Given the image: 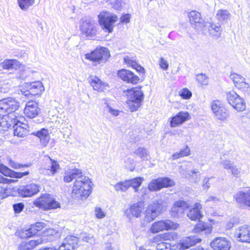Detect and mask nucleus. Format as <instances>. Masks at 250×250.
<instances>
[{"instance_id": "nucleus-8", "label": "nucleus", "mask_w": 250, "mask_h": 250, "mask_svg": "<svg viewBox=\"0 0 250 250\" xmlns=\"http://www.w3.org/2000/svg\"><path fill=\"white\" fill-rule=\"evenodd\" d=\"M227 99L228 103L237 111H242L245 109V101L234 91L227 93Z\"/></svg>"}, {"instance_id": "nucleus-13", "label": "nucleus", "mask_w": 250, "mask_h": 250, "mask_svg": "<svg viewBox=\"0 0 250 250\" xmlns=\"http://www.w3.org/2000/svg\"><path fill=\"white\" fill-rule=\"evenodd\" d=\"M42 169L46 171L47 174L53 176L60 168V166L56 161L52 159L48 156H45L42 160Z\"/></svg>"}, {"instance_id": "nucleus-40", "label": "nucleus", "mask_w": 250, "mask_h": 250, "mask_svg": "<svg viewBox=\"0 0 250 250\" xmlns=\"http://www.w3.org/2000/svg\"><path fill=\"white\" fill-rule=\"evenodd\" d=\"M143 179L142 177H136L132 179L128 180L129 187H132L137 192L138 188L141 185Z\"/></svg>"}, {"instance_id": "nucleus-20", "label": "nucleus", "mask_w": 250, "mask_h": 250, "mask_svg": "<svg viewBox=\"0 0 250 250\" xmlns=\"http://www.w3.org/2000/svg\"><path fill=\"white\" fill-rule=\"evenodd\" d=\"M234 198L240 206L250 207V188L238 192Z\"/></svg>"}, {"instance_id": "nucleus-32", "label": "nucleus", "mask_w": 250, "mask_h": 250, "mask_svg": "<svg viewBox=\"0 0 250 250\" xmlns=\"http://www.w3.org/2000/svg\"><path fill=\"white\" fill-rule=\"evenodd\" d=\"M42 243L41 239L32 240L29 241H23L18 247V250H33Z\"/></svg>"}, {"instance_id": "nucleus-42", "label": "nucleus", "mask_w": 250, "mask_h": 250, "mask_svg": "<svg viewBox=\"0 0 250 250\" xmlns=\"http://www.w3.org/2000/svg\"><path fill=\"white\" fill-rule=\"evenodd\" d=\"M128 180L117 183L115 185V188L117 191L125 192L130 187Z\"/></svg>"}, {"instance_id": "nucleus-64", "label": "nucleus", "mask_w": 250, "mask_h": 250, "mask_svg": "<svg viewBox=\"0 0 250 250\" xmlns=\"http://www.w3.org/2000/svg\"><path fill=\"white\" fill-rule=\"evenodd\" d=\"M232 174L235 177H238L240 173V170L236 166L233 165L231 168L230 169Z\"/></svg>"}, {"instance_id": "nucleus-60", "label": "nucleus", "mask_w": 250, "mask_h": 250, "mask_svg": "<svg viewBox=\"0 0 250 250\" xmlns=\"http://www.w3.org/2000/svg\"><path fill=\"white\" fill-rule=\"evenodd\" d=\"M221 164L223 166L224 168L227 169H230L233 166L230 161L227 160H225L221 162Z\"/></svg>"}, {"instance_id": "nucleus-1", "label": "nucleus", "mask_w": 250, "mask_h": 250, "mask_svg": "<svg viewBox=\"0 0 250 250\" xmlns=\"http://www.w3.org/2000/svg\"><path fill=\"white\" fill-rule=\"evenodd\" d=\"M82 172L79 169H72L65 173L63 177L64 182L69 183L75 179L72 189V194L75 198L84 200L89 196L91 193V182L90 179L82 175Z\"/></svg>"}, {"instance_id": "nucleus-41", "label": "nucleus", "mask_w": 250, "mask_h": 250, "mask_svg": "<svg viewBox=\"0 0 250 250\" xmlns=\"http://www.w3.org/2000/svg\"><path fill=\"white\" fill-rule=\"evenodd\" d=\"M142 102L138 101H131V100H128L126 103L127 104L131 112L136 111L141 105Z\"/></svg>"}, {"instance_id": "nucleus-29", "label": "nucleus", "mask_w": 250, "mask_h": 250, "mask_svg": "<svg viewBox=\"0 0 250 250\" xmlns=\"http://www.w3.org/2000/svg\"><path fill=\"white\" fill-rule=\"evenodd\" d=\"M31 134L38 137L40 139V143L42 146L45 147L47 145L50 140V136L47 129L42 128L39 131L32 132Z\"/></svg>"}, {"instance_id": "nucleus-15", "label": "nucleus", "mask_w": 250, "mask_h": 250, "mask_svg": "<svg viewBox=\"0 0 250 250\" xmlns=\"http://www.w3.org/2000/svg\"><path fill=\"white\" fill-rule=\"evenodd\" d=\"M79 242L78 237L74 235H68L63 240L58 250H74Z\"/></svg>"}, {"instance_id": "nucleus-53", "label": "nucleus", "mask_w": 250, "mask_h": 250, "mask_svg": "<svg viewBox=\"0 0 250 250\" xmlns=\"http://www.w3.org/2000/svg\"><path fill=\"white\" fill-rule=\"evenodd\" d=\"M214 178L213 177H211L209 178L205 177L203 181V188L204 189L208 190L210 187L211 185V183L210 182V180Z\"/></svg>"}, {"instance_id": "nucleus-10", "label": "nucleus", "mask_w": 250, "mask_h": 250, "mask_svg": "<svg viewBox=\"0 0 250 250\" xmlns=\"http://www.w3.org/2000/svg\"><path fill=\"white\" fill-rule=\"evenodd\" d=\"M40 189L38 184L30 183L26 185H21L17 189L19 195L22 197H31L37 194Z\"/></svg>"}, {"instance_id": "nucleus-51", "label": "nucleus", "mask_w": 250, "mask_h": 250, "mask_svg": "<svg viewBox=\"0 0 250 250\" xmlns=\"http://www.w3.org/2000/svg\"><path fill=\"white\" fill-rule=\"evenodd\" d=\"M8 164L12 168L14 169H18L21 167H28V165H20L17 163V162L13 161L10 158L8 159Z\"/></svg>"}, {"instance_id": "nucleus-54", "label": "nucleus", "mask_w": 250, "mask_h": 250, "mask_svg": "<svg viewBox=\"0 0 250 250\" xmlns=\"http://www.w3.org/2000/svg\"><path fill=\"white\" fill-rule=\"evenodd\" d=\"M170 247V245L167 243L161 242L158 243L156 246L157 250H168Z\"/></svg>"}, {"instance_id": "nucleus-5", "label": "nucleus", "mask_w": 250, "mask_h": 250, "mask_svg": "<svg viewBox=\"0 0 250 250\" xmlns=\"http://www.w3.org/2000/svg\"><path fill=\"white\" fill-rule=\"evenodd\" d=\"M163 203L162 200L156 201L148 206L145 215L146 222H150L153 221L166 209V206Z\"/></svg>"}, {"instance_id": "nucleus-43", "label": "nucleus", "mask_w": 250, "mask_h": 250, "mask_svg": "<svg viewBox=\"0 0 250 250\" xmlns=\"http://www.w3.org/2000/svg\"><path fill=\"white\" fill-rule=\"evenodd\" d=\"M35 235V232L31 230V228L28 229H22L19 232V236L21 238L26 239Z\"/></svg>"}, {"instance_id": "nucleus-25", "label": "nucleus", "mask_w": 250, "mask_h": 250, "mask_svg": "<svg viewBox=\"0 0 250 250\" xmlns=\"http://www.w3.org/2000/svg\"><path fill=\"white\" fill-rule=\"evenodd\" d=\"M190 119V115L188 112H180L175 116L172 117L170 121V126L176 127Z\"/></svg>"}, {"instance_id": "nucleus-46", "label": "nucleus", "mask_w": 250, "mask_h": 250, "mask_svg": "<svg viewBox=\"0 0 250 250\" xmlns=\"http://www.w3.org/2000/svg\"><path fill=\"white\" fill-rule=\"evenodd\" d=\"M196 80L199 83L204 85H207L208 83V77L203 74H198L196 76Z\"/></svg>"}, {"instance_id": "nucleus-37", "label": "nucleus", "mask_w": 250, "mask_h": 250, "mask_svg": "<svg viewBox=\"0 0 250 250\" xmlns=\"http://www.w3.org/2000/svg\"><path fill=\"white\" fill-rule=\"evenodd\" d=\"M90 84L93 89L97 91H103L105 84L96 77L92 78L90 81Z\"/></svg>"}, {"instance_id": "nucleus-2", "label": "nucleus", "mask_w": 250, "mask_h": 250, "mask_svg": "<svg viewBox=\"0 0 250 250\" xmlns=\"http://www.w3.org/2000/svg\"><path fill=\"white\" fill-rule=\"evenodd\" d=\"M99 22L105 32L112 33L114 24L118 20L117 16L108 11L101 12L98 15Z\"/></svg>"}, {"instance_id": "nucleus-35", "label": "nucleus", "mask_w": 250, "mask_h": 250, "mask_svg": "<svg viewBox=\"0 0 250 250\" xmlns=\"http://www.w3.org/2000/svg\"><path fill=\"white\" fill-rule=\"evenodd\" d=\"M206 28L208 29L209 35L215 39H217L221 34V30L220 26H217L215 24L207 23ZM205 29V30H206Z\"/></svg>"}, {"instance_id": "nucleus-22", "label": "nucleus", "mask_w": 250, "mask_h": 250, "mask_svg": "<svg viewBox=\"0 0 250 250\" xmlns=\"http://www.w3.org/2000/svg\"><path fill=\"white\" fill-rule=\"evenodd\" d=\"M40 111L37 103L34 101H29L26 104L24 113L27 117L33 118L39 115Z\"/></svg>"}, {"instance_id": "nucleus-6", "label": "nucleus", "mask_w": 250, "mask_h": 250, "mask_svg": "<svg viewBox=\"0 0 250 250\" xmlns=\"http://www.w3.org/2000/svg\"><path fill=\"white\" fill-rule=\"evenodd\" d=\"M85 58L94 63V65L104 63L110 57L108 50L105 47L97 48L90 53L85 55Z\"/></svg>"}, {"instance_id": "nucleus-17", "label": "nucleus", "mask_w": 250, "mask_h": 250, "mask_svg": "<svg viewBox=\"0 0 250 250\" xmlns=\"http://www.w3.org/2000/svg\"><path fill=\"white\" fill-rule=\"evenodd\" d=\"M235 235L241 242L250 243V226L245 225L239 227L235 229Z\"/></svg>"}, {"instance_id": "nucleus-38", "label": "nucleus", "mask_w": 250, "mask_h": 250, "mask_svg": "<svg viewBox=\"0 0 250 250\" xmlns=\"http://www.w3.org/2000/svg\"><path fill=\"white\" fill-rule=\"evenodd\" d=\"M182 169V167L180 169ZM184 176L186 177H190L193 180L194 182L197 183L199 182L200 180V173L197 169H194L191 171L189 173L184 174L182 170H180L179 171Z\"/></svg>"}, {"instance_id": "nucleus-49", "label": "nucleus", "mask_w": 250, "mask_h": 250, "mask_svg": "<svg viewBox=\"0 0 250 250\" xmlns=\"http://www.w3.org/2000/svg\"><path fill=\"white\" fill-rule=\"evenodd\" d=\"M12 170L2 164H0V172L6 176L10 177Z\"/></svg>"}, {"instance_id": "nucleus-50", "label": "nucleus", "mask_w": 250, "mask_h": 250, "mask_svg": "<svg viewBox=\"0 0 250 250\" xmlns=\"http://www.w3.org/2000/svg\"><path fill=\"white\" fill-rule=\"evenodd\" d=\"M0 184V199H3L8 196L7 186H1Z\"/></svg>"}, {"instance_id": "nucleus-58", "label": "nucleus", "mask_w": 250, "mask_h": 250, "mask_svg": "<svg viewBox=\"0 0 250 250\" xmlns=\"http://www.w3.org/2000/svg\"><path fill=\"white\" fill-rule=\"evenodd\" d=\"M82 239L83 241L92 243L93 241V237L92 235L89 234H83L82 235Z\"/></svg>"}, {"instance_id": "nucleus-33", "label": "nucleus", "mask_w": 250, "mask_h": 250, "mask_svg": "<svg viewBox=\"0 0 250 250\" xmlns=\"http://www.w3.org/2000/svg\"><path fill=\"white\" fill-rule=\"evenodd\" d=\"M29 92L33 95L41 94L44 90L42 83L40 81H35L29 83Z\"/></svg>"}, {"instance_id": "nucleus-28", "label": "nucleus", "mask_w": 250, "mask_h": 250, "mask_svg": "<svg viewBox=\"0 0 250 250\" xmlns=\"http://www.w3.org/2000/svg\"><path fill=\"white\" fill-rule=\"evenodd\" d=\"M202 208V205L200 203H196L194 204L193 208L188 212V216L192 220H199L202 217L201 213Z\"/></svg>"}, {"instance_id": "nucleus-14", "label": "nucleus", "mask_w": 250, "mask_h": 250, "mask_svg": "<svg viewBox=\"0 0 250 250\" xmlns=\"http://www.w3.org/2000/svg\"><path fill=\"white\" fill-rule=\"evenodd\" d=\"M211 109L217 120L223 121L227 119L228 112L225 107L221 106L219 101H214L211 103Z\"/></svg>"}, {"instance_id": "nucleus-19", "label": "nucleus", "mask_w": 250, "mask_h": 250, "mask_svg": "<svg viewBox=\"0 0 250 250\" xmlns=\"http://www.w3.org/2000/svg\"><path fill=\"white\" fill-rule=\"evenodd\" d=\"M13 123V131L14 136L19 137H24L28 134V131L26 129L27 126L25 124H22L17 119H13L11 120Z\"/></svg>"}, {"instance_id": "nucleus-61", "label": "nucleus", "mask_w": 250, "mask_h": 250, "mask_svg": "<svg viewBox=\"0 0 250 250\" xmlns=\"http://www.w3.org/2000/svg\"><path fill=\"white\" fill-rule=\"evenodd\" d=\"M220 201V199L215 196H209L205 201L206 203L212 202L213 203H217Z\"/></svg>"}, {"instance_id": "nucleus-45", "label": "nucleus", "mask_w": 250, "mask_h": 250, "mask_svg": "<svg viewBox=\"0 0 250 250\" xmlns=\"http://www.w3.org/2000/svg\"><path fill=\"white\" fill-rule=\"evenodd\" d=\"M134 154L139 156L142 159L145 160L147 159L148 155L147 151L146 149L143 147H139L135 150L134 152Z\"/></svg>"}, {"instance_id": "nucleus-21", "label": "nucleus", "mask_w": 250, "mask_h": 250, "mask_svg": "<svg viewBox=\"0 0 250 250\" xmlns=\"http://www.w3.org/2000/svg\"><path fill=\"white\" fill-rule=\"evenodd\" d=\"M143 210L142 204L134 203L124 211V214L129 220L133 217L138 218L140 216Z\"/></svg>"}, {"instance_id": "nucleus-7", "label": "nucleus", "mask_w": 250, "mask_h": 250, "mask_svg": "<svg viewBox=\"0 0 250 250\" xmlns=\"http://www.w3.org/2000/svg\"><path fill=\"white\" fill-rule=\"evenodd\" d=\"M19 103L14 98L9 97L0 100V119L9 116L18 109Z\"/></svg>"}, {"instance_id": "nucleus-39", "label": "nucleus", "mask_w": 250, "mask_h": 250, "mask_svg": "<svg viewBox=\"0 0 250 250\" xmlns=\"http://www.w3.org/2000/svg\"><path fill=\"white\" fill-rule=\"evenodd\" d=\"M35 0H18L20 8L23 11H26L29 7L33 5Z\"/></svg>"}, {"instance_id": "nucleus-55", "label": "nucleus", "mask_w": 250, "mask_h": 250, "mask_svg": "<svg viewBox=\"0 0 250 250\" xmlns=\"http://www.w3.org/2000/svg\"><path fill=\"white\" fill-rule=\"evenodd\" d=\"M159 64L161 68L162 69L164 70H167L168 69L169 64L167 61H166L164 58L162 57L160 58Z\"/></svg>"}, {"instance_id": "nucleus-26", "label": "nucleus", "mask_w": 250, "mask_h": 250, "mask_svg": "<svg viewBox=\"0 0 250 250\" xmlns=\"http://www.w3.org/2000/svg\"><path fill=\"white\" fill-rule=\"evenodd\" d=\"M128 100L131 101H138L142 102L144 98V94L140 87H133L127 90Z\"/></svg>"}, {"instance_id": "nucleus-31", "label": "nucleus", "mask_w": 250, "mask_h": 250, "mask_svg": "<svg viewBox=\"0 0 250 250\" xmlns=\"http://www.w3.org/2000/svg\"><path fill=\"white\" fill-rule=\"evenodd\" d=\"M235 85L239 89L248 88L249 85L245 82V79L237 74H232L230 76Z\"/></svg>"}, {"instance_id": "nucleus-57", "label": "nucleus", "mask_w": 250, "mask_h": 250, "mask_svg": "<svg viewBox=\"0 0 250 250\" xmlns=\"http://www.w3.org/2000/svg\"><path fill=\"white\" fill-rule=\"evenodd\" d=\"M13 209L15 213L21 212L24 208V205L22 203H19L13 205Z\"/></svg>"}, {"instance_id": "nucleus-12", "label": "nucleus", "mask_w": 250, "mask_h": 250, "mask_svg": "<svg viewBox=\"0 0 250 250\" xmlns=\"http://www.w3.org/2000/svg\"><path fill=\"white\" fill-rule=\"evenodd\" d=\"M188 18L191 25L197 31H202L206 29L207 22H205L200 13L192 11L188 13Z\"/></svg>"}, {"instance_id": "nucleus-34", "label": "nucleus", "mask_w": 250, "mask_h": 250, "mask_svg": "<svg viewBox=\"0 0 250 250\" xmlns=\"http://www.w3.org/2000/svg\"><path fill=\"white\" fill-rule=\"evenodd\" d=\"M194 229L196 232H202L208 234L212 231V226L210 224L199 222L196 225Z\"/></svg>"}, {"instance_id": "nucleus-30", "label": "nucleus", "mask_w": 250, "mask_h": 250, "mask_svg": "<svg viewBox=\"0 0 250 250\" xmlns=\"http://www.w3.org/2000/svg\"><path fill=\"white\" fill-rule=\"evenodd\" d=\"M21 64L15 59H6L0 63V66L3 69L17 70L20 68Z\"/></svg>"}, {"instance_id": "nucleus-47", "label": "nucleus", "mask_w": 250, "mask_h": 250, "mask_svg": "<svg viewBox=\"0 0 250 250\" xmlns=\"http://www.w3.org/2000/svg\"><path fill=\"white\" fill-rule=\"evenodd\" d=\"M44 227V223L42 222H37L36 224L32 225L30 227L31 230L35 232V235Z\"/></svg>"}, {"instance_id": "nucleus-3", "label": "nucleus", "mask_w": 250, "mask_h": 250, "mask_svg": "<svg viewBox=\"0 0 250 250\" xmlns=\"http://www.w3.org/2000/svg\"><path fill=\"white\" fill-rule=\"evenodd\" d=\"M36 207L44 210L55 209L60 207V204L49 194H42L34 202Z\"/></svg>"}, {"instance_id": "nucleus-11", "label": "nucleus", "mask_w": 250, "mask_h": 250, "mask_svg": "<svg viewBox=\"0 0 250 250\" xmlns=\"http://www.w3.org/2000/svg\"><path fill=\"white\" fill-rule=\"evenodd\" d=\"M174 185L172 180L167 177L153 179L148 184V188L151 191L160 190L164 188L172 187Z\"/></svg>"}, {"instance_id": "nucleus-18", "label": "nucleus", "mask_w": 250, "mask_h": 250, "mask_svg": "<svg viewBox=\"0 0 250 250\" xmlns=\"http://www.w3.org/2000/svg\"><path fill=\"white\" fill-rule=\"evenodd\" d=\"M189 207V205L184 201H178L174 203L171 209V214L174 217H182L185 210Z\"/></svg>"}, {"instance_id": "nucleus-9", "label": "nucleus", "mask_w": 250, "mask_h": 250, "mask_svg": "<svg viewBox=\"0 0 250 250\" xmlns=\"http://www.w3.org/2000/svg\"><path fill=\"white\" fill-rule=\"evenodd\" d=\"M179 227V224L174 223L170 220L157 221L153 223L150 228L151 232L158 233L164 230L175 229Z\"/></svg>"}, {"instance_id": "nucleus-23", "label": "nucleus", "mask_w": 250, "mask_h": 250, "mask_svg": "<svg viewBox=\"0 0 250 250\" xmlns=\"http://www.w3.org/2000/svg\"><path fill=\"white\" fill-rule=\"evenodd\" d=\"M81 30L86 37H94L97 33L96 25L88 20H85L83 22Z\"/></svg>"}, {"instance_id": "nucleus-4", "label": "nucleus", "mask_w": 250, "mask_h": 250, "mask_svg": "<svg viewBox=\"0 0 250 250\" xmlns=\"http://www.w3.org/2000/svg\"><path fill=\"white\" fill-rule=\"evenodd\" d=\"M163 203L162 200L156 201L148 206L145 215L146 222H150L153 221L166 209V206Z\"/></svg>"}, {"instance_id": "nucleus-56", "label": "nucleus", "mask_w": 250, "mask_h": 250, "mask_svg": "<svg viewBox=\"0 0 250 250\" xmlns=\"http://www.w3.org/2000/svg\"><path fill=\"white\" fill-rule=\"evenodd\" d=\"M95 214L96 217L99 219L103 218L105 216L106 213L103 211L101 208H96L95 209Z\"/></svg>"}, {"instance_id": "nucleus-48", "label": "nucleus", "mask_w": 250, "mask_h": 250, "mask_svg": "<svg viewBox=\"0 0 250 250\" xmlns=\"http://www.w3.org/2000/svg\"><path fill=\"white\" fill-rule=\"evenodd\" d=\"M29 173V171H25L24 172H18L12 170L10 177L15 178H21L24 176L28 175Z\"/></svg>"}, {"instance_id": "nucleus-16", "label": "nucleus", "mask_w": 250, "mask_h": 250, "mask_svg": "<svg viewBox=\"0 0 250 250\" xmlns=\"http://www.w3.org/2000/svg\"><path fill=\"white\" fill-rule=\"evenodd\" d=\"M210 246L214 250H229L231 243L228 239L219 237L212 240Z\"/></svg>"}, {"instance_id": "nucleus-24", "label": "nucleus", "mask_w": 250, "mask_h": 250, "mask_svg": "<svg viewBox=\"0 0 250 250\" xmlns=\"http://www.w3.org/2000/svg\"><path fill=\"white\" fill-rule=\"evenodd\" d=\"M118 76L124 81L128 83H137L139 79L131 71L127 69H121L118 72Z\"/></svg>"}, {"instance_id": "nucleus-36", "label": "nucleus", "mask_w": 250, "mask_h": 250, "mask_svg": "<svg viewBox=\"0 0 250 250\" xmlns=\"http://www.w3.org/2000/svg\"><path fill=\"white\" fill-rule=\"evenodd\" d=\"M9 118V116H8L0 119V131H6L12 126H13V124L11 122V120L13 119L12 115H10V121L7 120V119Z\"/></svg>"}, {"instance_id": "nucleus-52", "label": "nucleus", "mask_w": 250, "mask_h": 250, "mask_svg": "<svg viewBox=\"0 0 250 250\" xmlns=\"http://www.w3.org/2000/svg\"><path fill=\"white\" fill-rule=\"evenodd\" d=\"M180 95L184 99H188L191 97L192 93L188 89L184 88L182 90Z\"/></svg>"}, {"instance_id": "nucleus-62", "label": "nucleus", "mask_w": 250, "mask_h": 250, "mask_svg": "<svg viewBox=\"0 0 250 250\" xmlns=\"http://www.w3.org/2000/svg\"><path fill=\"white\" fill-rule=\"evenodd\" d=\"M131 16L129 14H125L123 15L120 18V21L122 23H128L130 21Z\"/></svg>"}, {"instance_id": "nucleus-27", "label": "nucleus", "mask_w": 250, "mask_h": 250, "mask_svg": "<svg viewBox=\"0 0 250 250\" xmlns=\"http://www.w3.org/2000/svg\"><path fill=\"white\" fill-rule=\"evenodd\" d=\"M201 239L197 236H190L185 238L179 244L180 249L185 250L199 243Z\"/></svg>"}, {"instance_id": "nucleus-63", "label": "nucleus", "mask_w": 250, "mask_h": 250, "mask_svg": "<svg viewBox=\"0 0 250 250\" xmlns=\"http://www.w3.org/2000/svg\"><path fill=\"white\" fill-rule=\"evenodd\" d=\"M124 62L126 64L130 65L131 67L137 65V62L131 60L128 56L124 58Z\"/></svg>"}, {"instance_id": "nucleus-44", "label": "nucleus", "mask_w": 250, "mask_h": 250, "mask_svg": "<svg viewBox=\"0 0 250 250\" xmlns=\"http://www.w3.org/2000/svg\"><path fill=\"white\" fill-rule=\"evenodd\" d=\"M229 15V13L228 10H220L217 12L216 17L220 21H222L228 19Z\"/></svg>"}, {"instance_id": "nucleus-59", "label": "nucleus", "mask_w": 250, "mask_h": 250, "mask_svg": "<svg viewBox=\"0 0 250 250\" xmlns=\"http://www.w3.org/2000/svg\"><path fill=\"white\" fill-rule=\"evenodd\" d=\"M46 233L48 235H51L56 238L60 237L61 235L59 232L53 229H49L47 230Z\"/></svg>"}]
</instances>
